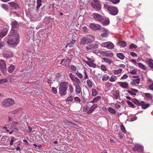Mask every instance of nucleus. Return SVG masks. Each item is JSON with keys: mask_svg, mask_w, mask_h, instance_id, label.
Instances as JSON below:
<instances>
[{"mask_svg": "<svg viewBox=\"0 0 153 153\" xmlns=\"http://www.w3.org/2000/svg\"><path fill=\"white\" fill-rule=\"evenodd\" d=\"M132 102L137 106H141L144 103V102L142 101L140 102L137 99H133L131 100Z\"/></svg>", "mask_w": 153, "mask_h": 153, "instance_id": "4be33fe9", "label": "nucleus"}, {"mask_svg": "<svg viewBox=\"0 0 153 153\" xmlns=\"http://www.w3.org/2000/svg\"><path fill=\"white\" fill-rule=\"evenodd\" d=\"M109 76L107 74H105L103 76L102 78V80L104 81H106L109 79Z\"/></svg>", "mask_w": 153, "mask_h": 153, "instance_id": "72a5a7b5", "label": "nucleus"}, {"mask_svg": "<svg viewBox=\"0 0 153 153\" xmlns=\"http://www.w3.org/2000/svg\"><path fill=\"white\" fill-rule=\"evenodd\" d=\"M74 100L76 102H80L81 101L80 98L78 97H75L74 98Z\"/></svg>", "mask_w": 153, "mask_h": 153, "instance_id": "e2e57ef3", "label": "nucleus"}, {"mask_svg": "<svg viewBox=\"0 0 153 153\" xmlns=\"http://www.w3.org/2000/svg\"><path fill=\"white\" fill-rule=\"evenodd\" d=\"M120 128L122 131L124 133H126V131L125 129L124 126L122 125L120 126Z\"/></svg>", "mask_w": 153, "mask_h": 153, "instance_id": "4d7b16f0", "label": "nucleus"}, {"mask_svg": "<svg viewBox=\"0 0 153 153\" xmlns=\"http://www.w3.org/2000/svg\"><path fill=\"white\" fill-rule=\"evenodd\" d=\"M102 24L104 25H107L109 24V21L108 18H107L102 22Z\"/></svg>", "mask_w": 153, "mask_h": 153, "instance_id": "ea45409f", "label": "nucleus"}, {"mask_svg": "<svg viewBox=\"0 0 153 153\" xmlns=\"http://www.w3.org/2000/svg\"><path fill=\"white\" fill-rule=\"evenodd\" d=\"M15 66L14 65H11L9 66L8 68L7 71L9 73H11L14 70Z\"/></svg>", "mask_w": 153, "mask_h": 153, "instance_id": "7c9ffc66", "label": "nucleus"}, {"mask_svg": "<svg viewBox=\"0 0 153 153\" xmlns=\"http://www.w3.org/2000/svg\"><path fill=\"white\" fill-rule=\"evenodd\" d=\"M7 82V79H1L0 80V84H2L4 82Z\"/></svg>", "mask_w": 153, "mask_h": 153, "instance_id": "bf43d9fd", "label": "nucleus"}, {"mask_svg": "<svg viewBox=\"0 0 153 153\" xmlns=\"http://www.w3.org/2000/svg\"><path fill=\"white\" fill-rule=\"evenodd\" d=\"M68 86L70 93H73L74 92V88L72 85L71 84H70L69 85L68 84Z\"/></svg>", "mask_w": 153, "mask_h": 153, "instance_id": "2f4dec72", "label": "nucleus"}, {"mask_svg": "<svg viewBox=\"0 0 153 153\" xmlns=\"http://www.w3.org/2000/svg\"><path fill=\"white\" fill-rule=\"evenodd\" d=\"M101 69L103 71H106L107 69L105 66L103 65H102L100 66Z\"/></svg>", "mask_w": 153, "mask_h": 153, "instance_id": "6e6d98bb", "label": "nucleus"}, {"mask_svg": "<svg viewBox=\"0 0 153 153\" xmlns=\"http://www.w3.org/2000/svg\"><path fill=\"white\" fill-rule=\"evenodd\" d=\"M86 58L88 61H87L85 59H83L82 61L83 62H85L90 67H92L94 68L96 67L97 65L94 63L95 59L93 58V57H92L91 58H90L87 56Z\"/></svg>", "mask_w": 153, "mask_h": 153, "instance_id": "423d86ee", "label": "nucleus"}, {"mask_svg": "<svg viewBox=\"0 0 153 153\" xmlns=\"http://www.w3.org/2000/svg\"><path fill=\"white\" fill-rule=\"evenodd\" d=\"M132 150L134 151L141 152L143 150V147L139 145H136L133 148Z\"/></svg>", "mask_w": 153, "mask_h": 153, "instance_id": "412c9836", "label": "nucleus"}, {"mask_svg": "<svg viewBox=\"0 0 153 153\" xmlns=\"http://www.w3.org/2000/svg\"><path fill=\"white\" fill-rule=\"evenodd\" d=\"M117 44L119 46L122 47H125L126 46V43L124 41H120L118 42Z\"/></svg>", "mask_w": 153, "mask_h": 153, "instance_id": "c756f323", "label": "nucleus"}, {"mask_svg": "<svg viewBox=\"0 0 153 153\" xmlns=\"http://www.w3.org/2000/svg\"><path fill=\"white\" fill-rule=\"evenodd\" d=\"M117 57L119 58L120 59H123L125 57V56L122 53H118L117 54Z\"/></svg>", "mask_w": 153, "mask_h": 153, "instance_id": "473e14b6", "label": "nucleus"}, {"mask_svg": "<svg viewBox=\"0 0 153 153\" xmlns=\"http://www.w3.org/2000/svg\"><path fill=\"white\" fill-rule=\"evenodd\" d=\"M69 75L72 81H73L76 77V76H74L71 73H70L69 74Z\"/></svg>", "mask_w": 153, "mask_h": 153, "instance_id": "5fc2aeb1", "label": "nucleus"}, {"mask_svg": "<svg viewBox=\"0 0 153 153\" xmlns=\"http://www.w3.org/2000/svg\"><path fill=\"white\" fill-rule=\"evenodd\" d=\"M137 119V117L136 116H134L131 118H129L128 120H129V121H133L136 120Z\"/></svg>", "mask_w": 153, "mask_h": 153, "instance_id": "0e129e2a", "label": "nucleus"}, {"mask_svg": "<svg viewBox=\"0 0 153 153\" xmlns=\"http://www.w3.org/2000/svg\"><path fill=\"white\" fill-rule=\"evenodd\" d=\"M92 95L93 96H96L97 94V91L94 88H93L92 89Z\"/></svg>", "mask_w": 153, "mask_h": 153, "instance_id": "79ce46f5", "label": "nucleus"}, {"mask_svg": "<svg viewBox=\"0 0 153 153\" xmlns=\"http://www.w3.org/2000/svg\"><path fill=\"white\" fill-rule=\"evenodd\" d=\"M72 81L74 82L73 85L74 86L77 85H79V84H80V80L77 77H76Z\"/></svg>", "mask_w": 153, "mask_h": 153, "instance_id": "bb28decb", "label": "nucleus"}, {"mask_svg": "<svg viewBox=\"0 0 153 153\" xmlns=\"http://www.w3.org/2000/svg\"><path fill=\"white\" fill-rule=\"evenodd\" d=\"M138 65L139 67L140 68H141L143 69H145V65L142 63L139 62L138 63Z\"/></svg>", "mask_w": 153, "mask_h": 153, "instance_id": "864d4df0", "label": "nucleus"}, {"mask_svg": "<svg viewBox=\"0 0 153 153\" xmlns=\"http://www.w3.org/2000/svg\"><path fill=\"white\" fill-rule=\"evenodd\" d=\"M15 103L14 100L12 98H9L4 100L2 102V106L4 107H9L13 105Z\"/></svg>", "mask_w": 153, "mask_h": 153, "instance_id": "20e7f679", "label": "nucleus"}, {"mask_svg": "<svg viewBox=\"0 0 153 153\" xmlns=\"http://www.w3.org/2000/svg\"><path fill=\"white\" fill-rule=\"evenodd\" d=\"M136 85H138L140 83V79L139 78H137L136 79H133Z\"/></svg>", "mask_w": 153, "mask_h": 153, "instance_id": "052dcab7", "label": "nucleus"}, {"mask_svg": "<svg viewBox=\"0 0 153 153\" xmlns=\"http://www.w3.org/2000/svg\"><path fill=\"white\" fill-rule=\"evenodd\" d=\"M87 83L88 86L90 88H91L92 86V83L91 80L88 79L87 81Z\"/></svg>", "mask_w": 153, "mask_h": 153, "instance_id": "c03bdc74", "label": "nucleus"}, {"mask_svg": "<svg viewBox=\"0 0 153 153\" xmlns=\"http://www.w3.org/2000/svg\"><path fill=\"white\" fill-rule=\"evenodd\" d=\"M90 28L94 30H98L100 28V26L98 24L91 23L89 25Z\"/></svg>", "mask_w": 153, "mask_h": 153, "instance_id": "4468645a", "label": "nucleus"}, {"mask_svg": "<svg viewBox=\"0 0 153 153\" xmlns=\"http://www.w3.org/2000/svg\"><path fill=\"white\" fill-rule=\"evenodd\" d=\"M6 64L5 62L3 60L0 61V69L4 74L6 72Z\"/></svg>", "mask_w": 153, "mask_h": 153, "instance_id": "f8f14e48", "label": "nucleus"}, {"mask_svg": "<svg viewBox=\"0 0 153 153\" xmlns=\"http://www.w3.org/2000/svg\"><path fill=\"white\" fill-rule=\"evenodd\" d=\"M149 104L148 103H146L145 104V102H144L143 104L141 105V106H142V108L143 109H146L147 108L149 107Z\"/></svg>", "mask_w": 153, "mask_h": 153, "instance_id": "a18cd8bd", "label": "nucleus"}, {"mask_svg": "<svg viewBox=\"0 0 153 153\" xmlns=\"http://www.w3.org/2000/svg\"><path fill=\"white\" fill-rule=\"evenodd\" d=\"M76 74L79 78L82 79L83 78L82 75L78 71H77V72H76Z\"/></svg>", "mask_w": 153, "mask_h": 153, "instance_id": "de8ad7c7", "label": "nucleus"}, {"mask_svg": "<svg viewBox=\"0 0 153 153\" xmlns=\"http://www.w3.org/2000/svg\"><path fill=\"white\" fill-rule=\"evenodd\" d=\"M101 46L102 47L110 49L113 48L114 47V44L110 41L103 42L101 44Z\"/></svg>", "mask_w": 153, "mask_h": 153, "instance_id": "1a4fd4ad", "label": "nucleus"}, {"mask_svg": "<svg viewBox=\"0 0 153 153\" xmlns=\"http://www.w3.org/2000/svg\"><path fill=\"white\" fill-rule=\"evenodd\" d=\"M100 53L103 56H107L112 57L113 56V54L112 53H108L107 51H102L100 52Z\"/></svg>", "mask_w": 153, "mask_h": 153, "instance_id": "5701e85b", "label": "nucleus"}, {"mask_svg": "<svg viewBox=\"0 0 153 153\" xmlns=\"http://www.w3.org/2000/svg\"><path fill=\"white\" fill-rule=\"evenodd\" d=\"M8 30V28H4L3 29L0 33V37H3L7 34Z\"/></svg>", "mask_w": 153, "mask_h": 153, "instance_id": "6ab92c4d", "label": "nucleus"}, {"mask_svg": "<svg viewBox=\"0 0 153 153\" xmlns=\"http://www.w3.org/2000/svg\"><path fill=\"white\" fill-rule=\"evenodd\" d=\"M102 33L101 36L102 37L106 38L108 36L109 32L107 29H104L102 30Z\"/></svg>", "mask_w": 153, "mask_h": 153, "instance_id": "f3484780", "label": "nucleus"}, {"mask_svg": "<svg viewBox=\"0 0 153 153\" xmlns=\"http://www.w3.org/2000/svg\"><path fill=\"white\" fill-rule=\"evenodd\" d=\"M104 9L108 12V13L111 15L115 16L118 13V10L116 7L112 6H109L107 4H104Z\"/></svg>", "mask_w": 153, "mask_h": 153, "instance_id": "7ed1b4c3", "label": "nucleus"}, {"mask_svg": "<svg viewBox=\"0 0 153 153\" xmlns=\"http://www.w3.org/2000/svg\"><path fill=\"white\" fill-rule=\"evenodd\" d=\"M122 71L123 70L122 68H119L112 70V72L114 75H118L120 74L122 72Z\"/></svg>", "mask_w": 153, "mask_h": 153, "instance_id": "b1692460", "label": "nucleus"}, {"mask_svg": "<svg viewBox=\"0 0 153 153\" xmlns=\"http://www.w3.org/2000/svg\"><path fill=\"white\" fill-rule=\"evenodd\" d=\"M12 29L10 33H15V31L18 30L19 28V25L16 21H12L11 22Z\"/></svg>", "mask_w": 153, "mask_h": 153, "instance_id": "6e6552de", "label": "nucleus"}, {"mask_svg": "<svg viewBox=\"0 0 153 153\" xmlns=\"http://www.w3.org/2000/svg\"><path fill=\"white\" fill-rule=\"evenodd\" d=\"M80 44L82 45H85L88 44V41L85 36L83 37L81 40Z\"/></svg>", "mask_w": 153, "mask_h": 153, "instance_id": "c85d7f7f", "label": "nucleus"}, {"mask_svg": "<svg viewBox=\"0 0 153 153\" xmlns=\"http://www.w3.org/2000/svg\"><path fill=\"white\" fill-rule=\"evenodd\" d=\"M148 82L150 84L149 88L150 90L153 91V81L151 79H149L148 81Z\"/></svg>", "mask_w": 153, "mask_h": 153, "instance_id": "cd10ccee", "label": "nucleus"}, {"mask_svg": "<svg viewBox=\"0 0 153 153\" xmlns=\"http://www.w3.org/2000/svg\"><path fill=\"white\" fill-rule=\"evenodd\" d=\"M145 96L149 99L151 100L152 101V96L149 93H146L145 94Z\"/></svg>", "mask_w": 153, "mask_h": 153, "instance_id": "a19ab883", "label": "nucleus"}, {"mask_svg": "<svg viewBox=\"0 0 153 153\" xmlns=\"http://www.w3.org/2000/svg\"><path fill=\"white\" fill-rule=\"evenodd\" d=\"M105 1H110L114 4H116L119 3L120 1V0H105Z\"/></svg>", "mask_w": 153, "mask_h": 153, "instance_id": "37998d69", "label": "nucleus"}, {"mask_svg": "<svg viewBox=\"0 0 153 153\" xmlns=\"http://www.w3.org/2000/svg\"><path fill=\"white\" fill-rule=\"evenodd\" d=\"M19 112V110L17 109H15L14 110L12 111L11 113L13 114H17Z\"/></svg>", "mask_w": 153, "mask_h": 153, "instance_id": "69168bd1", "label": "nucleus"}, {"mask_svg": "<svg viewBox=\"0 0 153 153\" xmlns=\"http://www.w3.org/2000/svg\"><path fill=\"white\" fill-rule=\"evenodd\" d=\"M85 36L87 39L88 43L92 42L95 39L94 37L92 35H87Z\"/></svg>", "mask_w": 153, "mask_h": 153, "instance_id": "dca6fc26", "label": "nucleus"}, {"mask_svg": "<svg viewBox=\"0 0 153 153\" xmlns=\"http://www.w3.org/2000/svg\"><path fill=\"white\" fill-rule=\"evenodd\" d=\"M98 43L96 42L88 45L86 47V50L88 51L90 50H93L98 48L99 46Z\"/></svg>", "mask_w": 153, "mask_h": 153, "instance_id": "9d476101", "label": "nucleus"}, {"mask_svg": "<svg viewBox=\"0 0 153 153\" xmlns=\"http://www.w3.org/2000/svg\"><path fill=\"white\" fill-rule=\"evenodd\" d=\"M75 87V92L77 94H79L81 91V89L79 85H76Z\"/></svg>", "mask_w": 153, "mask_h": 153, "instance_id": "393cba45", "label": "nucleus"}, {"mask_svg": "<svg viewBox=\"0 0 153 153\" xmlns=\"http://www.w3.org/2000/svg\"><path fill=\"white\" fill-rule=\"evenodd\" d=\"M128 77L127 75L126 74H124L122 77L120 78V79L123 80L127 79Z\"/></svg>", "mask_w": 153, "mask_h": 153, "instance_id": "774afa93", "label": "nucleus"}, {"mask_svg": "<svg viewBox=\"0 0 153 153\" xmlns=\"http://www.w3.org/2000/svg\"><path fill=\"white\" fill-rule=\"evenodd\" d=\"M127 92L128 93H129L130 94H131V95L135 96L136 95V94L134 92H133L131 91L128 90L127 91Z\"/></svg>", "mask_w": 153, "mask_h": 153, "instance_id": "338daca9", "label": "nucleus"}, {"mask_svg": "<svg viewBox=\"0 0 153 153\" xmlns=\"http://www.w3.org/2000/svg\"><path fill=\"white\" fill-rule=\"evenodd\" d=\"M75 42V40L72 39L70 43L68 44V45L70 47H73V44Z\"/></svg>", "mask_w": 153, "mask_h": 153, "instance_id": "8fccbe9b", "label": "nucleus"}, {"mask_svg": "<svg viewBox=\"0 0 153 153\" xmlns=\"http://www.w3.org/2000/svg\"><path fill=\"white\" fill-rule=\"evenodd\" d=\"M8 4H9L10 7H13L14 9L16 10L19 7L18 4L14 2H10L8 3Z\"/></svg>", "mask_w": 153, "mask_h": 153, "instance_id": "a211bd4d", "label": "nucleus"}, {"mask_svg": "<svg viewBox=\"0 0 153 153\" xmlns=\"http://www.w3.org/2000/svg\"><path fill=\"white\" fill-rule=\"evenodd\" d=\"M91 6L97 10H99L101 9V6L98 0H93L91 2Z\"/></svg>", "mask_w": 153, "mask_h": 153, "instance_id": "0eeeda50", "label": "nucleus"}, {"mask_svg": "<svg viewBox=\"0 0 153 153\" xmlns=\"http://www.w3.org/2000/svg\"><path fill=\"white\" fill-rule=\"evenodd\" d=\"M59 93L61 96H65L67 94V90L68 87L67 82L62 81L59 85Z\"/></svg>", "mask_w": 153, "mask_h": 153, "instance_id": "f03ea898", "label": "nucleus"}, {"mask_svg": "<svg viewBox=\"0 0 153 153\" xmlns=\"http://www.w3.org/2000/svg\"><path fill=\"white\" fill-rule=\"evenodd\" d=\"M3 56L4 58L9 59L13 56V53L12 51H9L4 53L3 54Z\"/></svg>", "mask_w": 153, "mask_h": 153, "instance_id": "ddd939ff", "label": "nucleus"}, {"mask_svg": "<svg viewBox=\"0 0 153 153\" xmlns=\"http://www.w3.org/2000/svg\"><path fill=\"white\" fill-rule=\"evenodd\" d=\"M93 16L94 19L100 22H102L103 18L100 15L96 13H93Z\"/></svg>", "mask_w": 153, "mask_h": 153, "instance_id": "2eb2a0df", "label": "nucleus"}, {"mask_svg": "<svg viewBox=\"0 0 153 153\" xmlns=\"http://www.w3.org/2000/svg\"><path fill=\"white\" fill-rule=\"evenodd\" d=\"M127 104H128V105H129L131 107H132L134 108V105L131 102H130V101H129V100H127Z\"/></svg>", "mask_w": 153, "mask_h": 153, "instance_id": "13d9d810", "label": "nucleus"}, {"mask_svg": "<svg viewBox=\"0 0 153 153\" xmlns=\"http://www.w3.org/2000/svg\"><path fill=\"white\" fill-rule=\"evenodd\" d=\"M1 7L6 10H8V6L6 4H2L1 5Z\"/></svg>", "mask_w": 153, "mask_h": 153, "instance_id": "49530a36", "label": "nucleus"}, {"mask_svg": "<svg viewBox=\"0 0 153 153\" xmlns=\"http://www.w3.org/2000/svg\"><path fill=\"white\" fill-rule=\"evenodd\" d=\"M101 97L100 96H97V97H95L93 98V100L90 101V102L92 103H94L97 102L99 101L101 99Z\"/></svg>", "mask_w": 153, "mask_h": 153, "instance_id": "a878e982", "label": "nucleus"}, {"mask_svg": "<svg viewBox=\"0 0 153 153\" xmlns=\"http://www.w3.org/2000/svg\"><path fill=\"white\" fill-rule=\"evenodd\" d=\"M118 83L121 87L123 88H127L128 87V84L126 82H119Z\"/></svg>", "mask_w": 153, "mask_h": 153, "instance_id": "aec40b11", "label": "nucleus"}, {"mask_svg": "<svg viewBox=\"0 0 153 153\" xmlns=\"http://www.w3.org/2000/svg\"><path fill=\"white\" fill-rule=\"evenodd\" d=\"M108 110L110 113L113 114H116V111L114 109L111 107L108 108Z\"/></svg>", "mask_w": 153, "mask_h": 153, "instance_id": "c9c22d12", "label": "nucleus"}, {"mask_svg": "<svg viewBox=\"0 0 153 153\" xmlns=\"http://www.w3.org/2000/svg\"><path fill=\"white\" fill-rule=\"evenodd\" d=\"M114 106L116 108L119 109L120 108V102L117 101L114 104Z\"/></svg>", "mask_w": 153, "mask_h": 153, "instance_id": "09e8293b", "label": "nucleus"}, {"mask_svg": "<svg viewBox=\"0 0 153 153\" xmlns=\"http://www.w3.org/2000/svg\"><path fill=\"white\" fill-rule=\"evenodd\" d=\"M148 62L150 67L152 68H153V60L150 59L148 60Z\"/></svg>", "mask_w": 153, "mask_h": 153, "instance_id": "58836bf2", "label": "nucleus"}, {"mask_svg": "<svg viewBox=\"0 0 153 153\" xmlns=\"http://www.w3.org/2000/svg\"><path fill=\"white\" fill-rule=\"evenodd\" d=\"M103 60L104 62L108 64H110L112 62V61L110 59L107 58H103Z\"/></svg>", "mask_w": 153, "mask_h": 153, "instance_id": "e433bc0d", "label": "nucleus"}, {"mask_svg": "<svg viewBox=\"0 0 153 153\" xmlns=\"http://www.w3.org/2000/svg\"><path fill=\"white\" fill-rule=\"evenodd\" d=\"M137 46L136 45H135L134 44H131L129 46V48L130 49H132L133 48H137Z\"/></svg>", "mask_w": 153, "mask_h": 153, "instance_id": "603ef678", "label": "nucleus"}, {"mask_svg": "<svg viewBox=\"0 0 153 153\" xmlns=\"http://www.w3.org/2000/svg\"><path fill=\"white\" fill-rule=\"evenodd\" d=\"M19 35L16 32L13 33H9L7 37L8 44L16 45L19 42Z\"/></svg>", "mask_w": 153, "mask_h": 153, "instance_id": "f257e3e1", "label": "nucleus"}, {"mask_svg": "<svg viewBox=\"0 0 153 153\" xmlns=\"http://www.w3.org/2000/svg\"><path fill=\"white\" fill-rule=\"evenodd\" d=\"M97 107L98 105L96 104H94L90 107L88 105H86L84 106L83 111L84 112H86L87 114H89L93 112Z\"/></svg>", "mask_w": 153, "mask_h": 153, "instance_id": "39448f33", "label": "nucleus"}, {"mask_svg": "<svg viewBox=\"0 0 153 153\" xmlns=\"http://www.w3.org/2000/svg\"><path fill=\"white\" fill-rule=\"evenodd\" d=\"M51 91L52 92L55 94H56L57 93V89L53 87L52 88Z\"/></svg>", "mask_w": 153, "mask_h": 153, "instance_id": "680f3d73", "label": "nucleus"}, {"mask_svg": "<svg viewBox=\"0 0 153 153\" xmlns=\"http://www.w3.org/2000/svg\"><path fill=\"white\" fill-rule=\"evenodd\" d=\"M113 95L115 97V99H117L119 97V94L116 92H114L113 94Z\"/></svg>", "mask_w": 153, "mask_h": 153, "instance_id": "3c124183", "label": "nucleus"}, {"mask_svg": "<svg viewBox=\"0 0 153 153\" xmlns=\"http://www.w3.org/2000/svg\"><path fill=\"white\" fill-rule=\"evenodd\" d=\"M117 79V77L114 75H112L111 76L109 81L111 82H114Z\"/></svg>", "mask_w": 153, "mask_h": 153, "instance_id": "f704fd0d", "label": "nucleus"}, {"mask_svg": "<svg viewBox=\"0 0 153 153\" xmlns=\"http://www.w3.org/2000/svg\"><path fill=\"white\" fill-rule=\"evenodd\" d=\"M36 4H37L36 7V8L38 9L42 5V0H37L36 1Z\"/></svg>", "mask_w": 153, "mask_h": 153, "instance_id": "4c0bfd02", "label": "nucleus"}, {"mask_svg": "<svg viewBox=\"0 0 153 153\" xmlns=\"http://www.w3.org/2000/svg\"><path fill=\"white\" fill-rule=\"evenodd\" d=\"M71 61V59H63L62 60L60 64L63 65L64 67L66 68L69 66Z\"/></svg>", "mask_w": 153, "mask_h": 153, "instance_id": "9b49d317", "label": "nucleus"}]
</instances>
